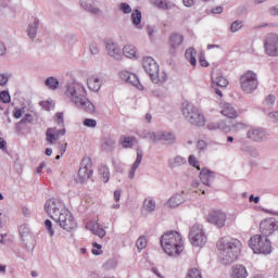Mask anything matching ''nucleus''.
Listing matches in <instances>:
<instances>
[{
    "mask_svg": "<svg viewBox=\"0 0 278 278\" xmlns=\"http://www.w3.org/2000/svg\"><path fill=\"white\" fill-rule=\"evenodd\" d=\"M114 200L118 203L121 201V191L116 190L114 191Z\"/></svg>",
    "mask_w": 278,
    "mask_h": 278,
    "instance_id": "obj_59",
    "label": "nucleus"
},
{
    "mask_svg": "<svg viewBox=\"0 0 278 278\" xmlns=\"http://www.w3.org/2000/svg\"><path fill=\"white\" fill-rule=\"evenodd\" d=\"M40 105L41 108H43V110H47V111L51 110V108L53 106V104H51V102L49 101H42Z\"/></svg>",
    "mask_w": 278,
    "mask_h": 278,
    "instance_id": "obj_50",
    "label": "nucleus"
},
{
    "mask_svg": "<svg viewBox=\"0 0 278 278\" xmlns=\"http://www.w3.org/2000/svg\"><path fill=\"white\" fill-rule=\"evenodd\" d=\"M269 12H270L271 16H278V8H271L269 10Z\"/></svg>",
    "mask_w": 278,
    "mask_h": 278,
    "instance_id": "obj_61",
    "label": "nucleus"
},
{
    "mask_svg": "<svg viewBox=\"0 0 278 278\" xmlns=\"http://www.w3.org/2000/svg\"><path fill=\"white\" fill-rule=\"evenodd\" d=\"M249 277V273L247 271V267L243 265H236L232 268V278H247Z\"/></svg>",
    "mask_w": 278,
    "mask_h": 278,
    "instance_id": "obj_25",
    "label": "nucleus"
},
{
    "mask_svg": "<svg viewBox=\"0 0 278 278\" xmlns=\"http://www.w3.org/2000/svg\"><path fill=\"white\" fill-rule=\"evenodd\" d=\"M249 247L252 249L253 253L268 255L271 253L273 245L270 244V240L262 237V235H254L249 240Z\"/></svg>",
    "mask_w": 278,
    "mask_h": 278,
    "instance_id": "obj_7",
    "label": "nucleus"
},
{
    "mask_svg": "<svg viewBox=\"0 0 278 278\" xmlns=\"http://www.w3.org/2000/svg\"><path fill=\"white\" fill-rule=\"evenodd\" d=\"M119 10H122V12H124V14H131V7L127 3H122L119 5Z\"/></svg>",
    "mask_w": 278,
    "mask_h": 278,
    "instance_id": "obj_44",
    "label": "nucleus"
},
{
    "mask_svg": "<svg viewBox=\"0 0 278 278\" xmlns=\"http://www.w3.org/2000/svg\"><path fill=\"white\" fill-rule=\"evenodd\" d=\"M38 23H39V21H38V20H35L34 26H29V27H28V30H27V31H28L29 38H36V34H37V31H38V29H37Z\"/></svg>",
    "mask_w": 278,
    "mask_h": 278,
    "instance_id": "obj_36",
    "label": "nucleus"
},
{
    "mask_svg": "<svg viewBox=\"0 0 278 278\" xmlns=\"http://www.w3.org/2000/svg\"><path fill=\"white\" fill-rule=\"evenodd\" d=\"M45 166H47V164L41 163L38 167H37V174L40 175V173H42V169L45 168Z\"/></svg>",
    "mask_w": 278,
    "mask_h": 278,
    "instance_id": "obj_62",
    "label": "nucleus"
},
{
    "mask_svg": "<svg viewBox=\"0 0 278 278\" xmlns=\"http://www.w3.org/2000/svg\"><path fill=\"white\" fill-rule=\"evenodd\" d=\"M144 153L142 152V149H137V160L134 163L130 172H129V179H134V177H136V170H138V167L140 166V164H142V157H143Z\"/></svg>",
    "mask_w": 278,
    "mask_h": 278,
    "instance_id": "obj_21",
    "label": "nucleus"
},
{
    "mask_svg": "<svg viewBox=\"0 0 278 278\" xmlns=\"http://www.w3.org/2000/svg\"><path fill=\"white\" fill-rule=\"evenodd\" d=\"M106 51L111 58H114L115 60H121V49H118V46L114 43V41H108L106 42Z\"/></svg>",
    "mask_w": 278,
    "mask_h": 278,
    "instance_id": "obj_22",
    "label": "nucleus"
},
{
    "mask_svg": "<svg viewBox=\"0 0 278 278\" xmlns=\"http://www.w3.org/2000/svg\"><path fill=\"white\" fill-rule=\"evenodd\" d=\"M182 3L186 8H192V5H194V0H182Z\"/></svg>",
    "mask_w": 278,
    "mask_h": 278,
    "instance_id": "obj_55",
    "label": "nucleus"
},
{
    "mask_svg": "<svg viewBox=\"0 0 278 278\" xmlns=\"http://www.w3.org/2000/svg\"><path fill=\"white\" fill-rule=\"evenodd\" d=\"M136 142H138V140H136L135 137H124L121 139V144L123 149H131V147H134Z\"/></svg>",
    "mask_w": 278,
    "mask_h": 278,
    "instance_id": "obj_27",
    "label": "nucleus"
},
{
    "mask_svg": "<svg viewBox=\"0 0 278 278\" xmlns=\"http://www.w3.org/2000/svg\"><path fill=\"white\" fill-rule=\"evenodd\" d=\"M200 65L203 66V68H207L210 66V63L205 60V56L203 54L200 55L199 58Z\"/></svg>",
    "mask_w": 278,
    "mask_h": 278,
    "instance_id": "obj_47",
    "label": "nucleus"
},
{
    "mask_svg": "<svg viewBox=\"0 0 278 278\" xmlns=\"http://www.w3.org/2000/svg\"><path fill=\"white\" fill-rule=\"evenodd\" d=\"M147 31H148V36H150V38H153V36L155 35V27L148 26Z\"/></svg>",
    "mask_w": 278,
    "mask_h": 278,
    "instance_id": "obj_53",
    "label": "nucleus"
},
{
    "mask_svg": "<svg viewBox=\"0 0 278 278\" xmlns=\"http://www.w3.org/2000/svg\"><path fill=\"white\" fill-rule=\"evenodd\" d=\"M153 5L160 10H170V2H167L166 0H153Z\"/></svg>",
    "mask_w": 278,
    "mask_h": 278,
    "instance_id": "obj_31",
    "label": "nucleus"
},
{
    "mask_svg": "<svg viewBox=\"0 0 278 278\" xmlns=\"http://www.w3.org/2000/svg\"><path fill=\"white\" fill-rule=\"evenodd\" d=\"M182 164H186V159H184L181 156H176V157L169 160L170 168H177V166H181Z\"/></svg>",
    "mask_w": 278,
    "mask_h": 278,
    "instance_id": "obj_30",
    "label": "nucleus"
},
{
    "mask_svg": "<svg viewBox=\"0 0 278 278\" xmlns=\"http://www.w3.org/2000/svg\"><path fill=\"white\" fill-rule=\"evenodd\" d=\"M92 159H90V156H85L78 170V177L80 181L90 179L92 177Z\"/></svg>",
    "mask_w": 278,
    "mask_h": 278,
    "instance_id": "obj_12",
    "label": "nucleus"
},
{
    "mask_svg": "<svg viewBox=\"0 0 278 278\" xmlns=\"http://www.w3.org/2000/svg\"><path fill=\"white\" fill-rule=\"evenodd\" d=\"M98 170L99 175L103 179V182L108 184V181H110V168L106 165H100Z\"/></svg>",
    "mask_w": 278,
    "mask_h": 278,
    "instance_id": "obj_29",
    "label": "nucleus"
},
{
    "mask_svg": "<svg viewBox=\"0 0 278 278\" xmlns=\"http://www.w3.org/2000/svg\"><path fill=\"white\" fill-rule=\"evenodd\" d=\"M123 53L126 58H129L130 60H138V49L134 45H126L123 48Z\"/></svg>",
    "mask_w": 278,
    "mask_h": 278,
    "instance_id": "obj_24",
    "label": "nucleus"
},
{
    "mask_svg": "<svg viewBox=\"0 0 278 278\" xmlns=\"http://www.w3.org/2000/svg\"><path fill=\"white\" fill-rule=\"evenodd\" d=\"M186 201V192L174 194L167 202L169 207H179Z\"/></svg>",
    "mask_w": 278,
    "mask_h": 278,
    "instance_id": "obj_19",
    "label": "nucleus"
},
{
    "mask_svg": "<svg viewBox=\"0 0 278 278\" xmlns=\"http://www.w3.org/2000/svg\"><path fill=\"white\" fill-rule=\"evenodd\" d=\"M55 118L59 125H64V113H56Z\"/></svg>",
    "mask_w": 278,
    "mask_h": 278,
    "instance_id": "obj_49",
    "label": "nucleus"
},
{
    "mask_svg": "<svg viewBox=\"0 0 278 278\" xmlns=\"http://www.w3.org/2000/svg\"><path fill=\"white\" fill-rule=\"evenodd\" d=\"M0 101H2V103H10L11 101L10 93L8 91L0 92Z\"/></svg>",
    "mask_w": 278,
    "mask_h": 278,
    "instance_id": "obj_41",
    "label": "nucleus"
},
{
    "mask_svg": "<svg viewBox=\"0 0 278 278\" xmlns=\"http://www.w3.org/2000/svg\"><path fill=\"white\" fill-rule=\"evenodd\" d=\"M247 136L250 140H252L254 142H260V141L264 140V136H266V135L260 128H251L250 130H248Z\"/></svg>",
    "mask_w": 278,
    "mask_h": 278,
    "instance_id": "obj_20",
    "label": "nucleus"
},
{
    "mask_svg": "<svg viewBox=\"0 0 278 278\" xmlns=\"http://www.w3.org/2000/svg\"><path fill=\"white\" fill-rule=\"evenodd\" d=\"M46 86H48L50 90H58V86H60V81L55 77H49L46 80Z\"/></svg>",
    "mask_w": 278,
    "mask_h": 278,
    "instance_id": "obj_32",
    "label": "nucleus"
},
{
    "mask_svg": "<svg viewBox=\"0 0 278 278\" xmlns=\"http://www.w3.org/2000/svg\"><path fill=\"white\" fill-rule=\"evenodd\" d=\"M269 117L274 118L278 123V112L269 113Z\"/></svg>",
    "mask_w": 278,
    "mask_h": 278,
    "instance_id": "obj_63",
    "label": "nucleus"
},
{
    "mask_svg": "<svg viewBox=\"0 0 278 278\" xmlns=\"http://www.w3.org/2000/svg\"><path fill=\"white\" fill-rule=\"evenodd\" d=\"M131 21L134 25H140V23H142V13L138 10H135L131 13Z\"/></svg>",
    "mask_w": 278,
    "mask_h": 278,
    "instance_id": "obj_34",
    "label": "nucleus"
},
{
    "mask_svg": "<svg viewBox=\"0 0 278 278\" xmlns=\"http://www.w3.org/2000/svg\"><path fill=\"white\" fill-rule=\"evenodd\" d=\"M86 229L92 231L94 236H99V238H105V229L101 228L98 220H90L86 224Z\"/></svg>",
    "mask_w": 278,
    "mask_h": 278,
    "instance_id": "obj_16",
    "label": "nucleus"
},
{
    "mask_svg": "<svg viewBox=\"0 0 278 278\" xmlns=\"http://www.w3.org/2000/svg\"><path fill=\"white\" fill-rule=\"evenodd\" d=\"M87 86L92 92H99V90H101V79L97 76H89L87 79Z\"/></svg>",
    "mask_w": 278,
    "mask_h": 278,
    "instance_id": "obj_23",
    "label": "nucleus"
},
{
    "mask_svg": "<svg viewBox=\"0 0 278 278\" xmlns=\"http://www.w3.org/2000/svg\"><path fill=\"white\" fill-rule=\"evenodd\" d=\"M161 247L167 255L175 257L184 252V238L177 231L165 232L161 237Z\"/></svg>",
    "mask_w": 278,
    "mask_h": 278,
    "instance_id": "obj_4",
    "label": "nucleus"
},
{
    "mask_svg": "<svg viewBox=\"0 0 278 278\" xmlns=\"http://www.w3.org/2000/svg\"><path fill=\"white\" fill-rule=\"evenodd\" d=\"M143 210L147 212H153V210H155V201L151 198H147L143 202Z\"/></svg>",
    "mask_w": 278,
    "mask_h": 278,
    "instance_id": "obj_33",
    "label": "nucleus"
},
{
    "mask_svg": "<svg viewBox=\"0 0 278 278\" xmlns=\"http://www.w3.org/2000/svg\"><path fill=\"white\" fill-rule=\"evenodd\" d=\"M66 135V129H60L58 130L56 128H48L46 131V140L50 144H55L58 142L60 136H65Z\"/></svg>",
    "mask_w": 278,
    "mask_h": 278,
    "instance_id": "obj_14",
    "label": "nucleus"
},
{
    "mask_svg": "<svg viewBox=\"0 0 278 278\" xmlns=\"http://www.w3.org/2000/svg\"><path fill=\"white\" fill-rule=\"evenodd\" d=\"M189 164H190V166H193V168H197L198 170H201V167L199 165V161L197 160V156L190 155L189 156Z\"/></svg>",
    "mask_w": 278,
    "mask_h": 278,
    "instance_id": "obj_40",
    "label": "nucleus"
},
{
    "mask_svg": "<svg viewBox=\"0 0 278 278\" xmlns=\"http://www.w3.org/2000/svg\"><path fill=\"white\" fill-rule=\"evenodd\" d=\"M213 14H223V7H216L212 10Z\"/></svg>",
    "mask_w": 278,
    "mask_h": 278,
    "instance_id": "obj_57",
    "label": "nucleus"
},
{
    "mask_svg": "<svg viewBox=\"0 0 278 278\" xmlns=\"http://www.w3.org/2000/svg\"><path fill=\"white\" fill-rule=\"evenodd\" d=\"M189 240L192 247H205L207 243V236L203 230V226H192L189 233Z\"/></svg>",
    "mask_w": 278,
    "mask_h": 278,
    "instance_id": "obj_9",
    "label": "nucleus"
},
{
    "mask_svg": "<svg viewBox=\"0 0 278 278\" xmlns=\"http://www.w3.org/2000/svg\"><path fill=\"white\" fill-rule=\"evenodd\" d=\"M150 138L151 140H153V142L157 140H166L167 142H175V135H173L172 132H162L159 136H156L155 134H152Z\"/></svg>",
    "mask_w": 278,
    "mask_h": 278,
    "instance_id": "obj_26",
    "label": "nucleus"
},
{
    "mask_svg": "<svg viewBox=\"0 0 278 278\" xmlns=\"http://www.w3.org/2000/svg\"><path fill=\"white\" fill-rule=\"evenodd\" d=\"M187 278H203V276H201V271L197 268L190 269Z\"/></svg>",
    "mask_w": 278,
    "mask_h": 278,
    "instance_id": "obj_39",
    "label": "nucleus"
},
{
    "mask_svg": "<svg viewBox=\"0 0 278 278\" xmlns=\"http://www.w3.org/2000/svg\"><path fill=\"white\" fill-rule=\"evenodd\" d=\"M185 55L187 60H189L191 66H197V58L194 56L197 55V50L194 48L187 49Z\"/></svg>",
    "mask_w": 278,
    "mask_h": 278,
    "instance_id": "obj_28",
    "label": "nucleus"
},
{
    "mask_svg": "<svg viewBox=\"0 0 278 278\" xmlns=\"http://www.w3.org/2000/svg\"><path fill=\"white\" fill-rule=\"evenodd\" d=\"M66 147H67V143H65V144L58 143V149H59L60 155H64V153H66Z\"/></svg>",
    "mask_w": 278,
    "mask_h": 278,
    "instance_id": "obj_48",
    "label": "nucleus"
},
{
    "mask_svg": "<svg viewBox=\"0 0 278 278\" xmlns=\"http://www.w3.org/2000/svg\"><path fill=\"white\" fill-rule=\"evenodd\" d=\"M184 40H185L184 35L179 33H173L168 39V45L172 51H176V49H179L181 45H184Z\"/></svg>",
    "mask_w": 278,
    "mask_h": 278,
    "instance_id": "obj_15",
    "label": "nucleus"
},
{
    "mask_svg": "<svg viewBox=\"0 0 278 278\" xmlns=\"http://www.w3.org/2000/svg\"><path fill=\"white\" fill-rule=\"evenodd\" d=\"M92 251H91V253L93 254V255H103V245H101V244H99V243H97V242H93L92 243Z\"/></svg>",
    "mask_w": 278,
    "mask_h": 278,
    "instance_id": "obj_37",
    "label": "nucleus"
},
{
    "mask_svg": "<svg viewBox=\"0 0 278 278\" xmlns=\"http://www.w3.org/2000/svg\"><path fill=\"white\" fill-rule=\"evenodd\" d=\"M8 142L3 140V138L0 137V149L5 150L8 149Z\"/></svg>",
    "mask_w": 278,
    "mask_h": 278,
    "instance_id": "obj_58",
    "label": "nucleus"
},
{
    "mask_svg": "<svg viewBox=\"0 0 278 278\" xmlns=\"http://www.w3.org/2000/svg\"><path fill=\"white\" fill-rule=\"evenodd\" d=\"M66 97H70L75 105L85 110V112H94V104L87 98L86 87L81 84H73L65 91Z\"/></svg>",
    "mask_w": 278,
    "mask_h": 278,
    "instance_id": "obj_3",
    "label": "nucleus"
},
{
    "mask_svg": "<svg viewBox=\"0 0 278 278\" xmlns=\"http://www.w3.org/2000/svg\"><path fill=\"white\" fill-rule=\"evenodd\" d=\"M136 244H137V249L139 251H142V249H147V238L146 237H139Z\"/></svg>",
    "mask_w": 278,
    "mask_h": 278,
    "instance_id": "obj_38",
    "label": "nucleus"
},
{
    "mask_svg": "<svg viewBox=\"0 0 278 278\" xmlns=\"http://www.w3.org/2000/svg\"><path fill=\"white\" fill-rule=\"evenodd\" d=\"M265 103L266 105H273L275 103V96L269 94L266 99H265Z\"/></svg>",
    "mask_w": 278,
    "mask_h": 278,
    "instance_id": "obj_51",
    "label": "nucleus"
},
{
    "mask_svg": "<svg viewBox=\"0 0 278 278\" xmlns=\"http://www.w3.org/2000/svg\"><path fill=\"white\" fill-rule=\"evenodd\" d=\"M46 225V229H48L50 236H54L55 231L53 230V224L51 223V220L47 219L45 222Z\"/></svg>",
    "mask_w": 278,
    "mask_h": 278,
    "instance_id": "obj_45",
    "label": "nucleus"
},
{
    "mask_svg": "<svg viewBox=\"0 0 278 278\" xmlns=\"http://www.w3.org/2000/svg\"><path fill=\"white\" fill-rule=\"evenodd\" d=\"M84 125H85V127H92V128H94V127H97V122L94 119H92V118H86L84 121Z\"/></svg>",
    "mask_w": 278,
    "mask_h": 278,
    "instance_id": "obj_46",
    "label": "nucleus"
},
{
    "mask_svg": "<svg viewBox=\"0 0 278 278\" xmlns=\"http://www.w3.org/2000/svg\"><path fill=\"white\" fill-rule=\"evenodd\" d=\"M260 231L262 236H273L275 231H278V220L275 217H267L260 224Z\"/></svg>",
    "mask_w": 278,
    "mask_h": 278,
    "instance_id": "obj_11",
    "label": "nucleus"
},
{
    "mask_svg": "<svg viewBox=\"0 0 278 278\" xmlns=\"http://www.w3.org/2000/svg\"><path fill=\"white\" fill-rule=\"evenodd\" d=\"M5 51H7L5 43L0 41V58L1 55H5Z\"/></svg>",
    "mask_w": 278,
    "mask_h": 278,
    "instance_id": "obj_54",
    "label": "nucleus"
},
{
    "mask_svg": "<svg viewBox=\"0 0 278 278\" xmlns=\"http://www.w3.org/2000/svg\"><path fill=\"white\" fill-rule=\"evenodd\" d=\"M45 211L52 218L56 220L62 229L65 231H72L77 227L73 213L66 208V205L60 200H48L45 205Z\"/></svg>",
    "mask_w": 278,
    "mask_h": 278,
    "instance_id": "obj_1",
    "label": "nucleus"
},
{
    "mask_svg": "<svg viewBox=\"0 0 278 278\" xmlns=\"http://www.w3.org/2000/svg\"><path fill=\"white\" fill-rule=\"evenodd\" d=\"M239 29H242V22H233L230 26V31L235 34V31H239Z\"/></svg>",
    "mask_w": 278,
    "mask_h": 278,
    "instance_id": "obj_42",
    "label": "nucleus"
},
{
    "mask_svg": "<svg viewBox=\"0 0 278 278\" xmlns=\"http://www.w3.org/2000/svg\"><path fill=\"white\" fill-rule=\"evenodd\" d=\"M207 129H225V123H220V124H214V123H211L207 125Z\"/></svg>",
    "mask_w": 278,
    "mask_h": 278,
    "instance_id": "obj_43",
    "label": "nucleus"
},
{
    "mask_svg": "<svg viewBox=\"0 0 278 278\" xmlns=\"http://www.w3.org/2000/svg\"><path fill=\"white\" fill-rule=\"evenodd\" d=\"M8 76L4 74H0V86H5L8 84Z\"/></svg>",
    "mask_w": 278,
    "mask_h": 278,
    "instance_id": "obj_52",
    "label": "nucleus"
},
{
    "mask_svg": "<svg viewBox=\"0 0 278 278\" xmlns=\"http://www.w3.org/2000/svg\"><path fill=\"white\" fill-rule=\"evenodd\" d=\"M200 179L204 186H211L215 179L214 172H212L207 168H203L200 172Z\"/></svg>",
    "mask_w": 278,
    "mask_h": 278,
    "instance_id": "obj_18",
    "label": "nucleus"
},
{
    "mask_svg": "<svg viewBox=\"0 0 278 278\" xmlns=\"http://www.w3.org/2000/svg\"><path fill=\"white\" fill-rule=\"evenodd\" d=\"M132 84L138 88V90H144V85L140 84V80H136Z\"/></svg>",
    "mask_w": 278,
    "mask_h": 278,
    "instance_id": "obj_56",
    "label": "nucleus"
},
{
    "mask_svg": "<svg viewBox=\"0 0 278 278\" xmlns=\"http://www.w3.org/2000/svg\"><path fill=\"white\" fill-rule=\"evenodd\" d=\"M143 68L153 84H164L166 81L167 76L166 73L160 71V65L153 60V58H147L143 60Z\"/></svg>",
    "mask_w": 278,
    "mask_h": 278,
    "instance_id": "obj_6",
    "label": "nucleus"
},
{
    "mask_svg": "<svg viewBox=\"0 0 278 278\" xmlns=\"http://www.w3.org/2000/svg\"><path fill=\"white\" fill-rule=\"evenodd\" d=\"M23 116V111L21 109L14 112V118H21Z\"/></svg>",
    "mask_w": 278,
    "mask_h": 278,
    "instance_id": "obj_60",
    "label": "nucleus"
},
{
    "mask_svg": "<svg viewBox=\"0 0 278 278\" xmlns=\"http://www.w3.org/2000/svg\"><path fill=\"white\" fill-rule=\"evenodd\" d=\"M217 249L220 253V260L226 264H231L238 260L240 250L242 249V242L238 239L224 237L217 242Z\"/></svg>",
    "mask_w": 278,
    "mask_h": 278,
    "instance_id": "obj_2",
    "label": "nucleus"
},
{
    "mask_svg": "<svg viewBox=\"0 0 278 278\" xmlns=\"http://www.w3.org/2000/svg\"><path fill=\"white\" fill-rule=\"evenodd\" d=\"M264 49L267 55L273 58L278 55V35L277 33H269L264 38Z\"/></svg>",
    "mask_w": 278,
    "mask_h": 278,
    "instance_id": "obj_10",
    "label": "nucleus"
},
{
    "mask_svg": "<svg viewBox=\"0 0 278 278\" xmlns=\"http://www.w3.org/2000/svg\"><path fill=\"white\" fill-rule=\"evenodd\" d=\"M182 114L195 127H203L205 125V116L190 102L182 103Z\"/></svg>",
    "mask_w": 278,
    "mask_h": 278,
    "instance_id": "obj_5",
    "label": "nucleus"
},
{
    "mask_svg": "<svg viewBox=\"0 0 278 278\" xmlns=\"http://www.w3.org/2000/svg\"><path fill=\"white\" fill-rule=\"evenodd\" d=\"M253 201H254V203H260V197H253V195H250V202L251 203H253Z\"/></svg>",
    "mask_w": 278,
    "mask_h": 278,
    "instance_id": "obj_64",
    "label": "nucleus"
},
{
    "mask_svg": "<svg viewBox=\"0 0 278 278\" xmlns=\"http://www.w3.org/2000/svg\"><path fill=\"white\" fill-rule=\"evenodd\" d=\"M216 86L219 88H227L229 86V80L225 76H218L215 78Z\"/></svg>",
    "mask_w": 278,
    "mask_h": 278,
    "instance_id": "obj_35",
    "label": "nucleus"
},
{
    "mask_svg": "<svg viewBox=\"0 0 278 278\" xmlns=\"http://www.w3.org/2000/svg\"><path fill=\"white\" fill-rule=\"evenodd\" d=\"M220 108V114L226 118H238V111L230 103H223Z\"/></svg>",
    "mask_w": 278,
    "mask_h": 278,
    "instance_id": "obj_17",
    "label": "nucleus"
},
{
    "mask_svg": "<svg viewBox=\"0 0 278 278\" xmlns=\"http://www.w3.org/2000/svg\"><path fill=\"white\" fill-rule=\"evenodd\" d=\"M240 86L241 90L247 94H251V92H255L257 90V86H260V80H257V74L252 71H248L242 74L240 77Z\"/></svg>",
    "mask_w": 278,
    "mask_h": 278,
    "instance_id": "obj_8",
    "label": "nucleus"
},
{
    "mask_svg": "<svg viewBox=\"0 0 278 278\" xmlns=\"http://www.w3.org/2000/svg\"><path fill=\"white\" fill-rule=\"evenodd\" d=\"M208 223L216 225V227H223L227 222V215L220 211H212L207 216Z\"/></svg>",
    "mask_w": 278,
    "mask_h": 278,
    "instance_id": "obj_13",
    "label": "nucleus"
}]
</instances>
